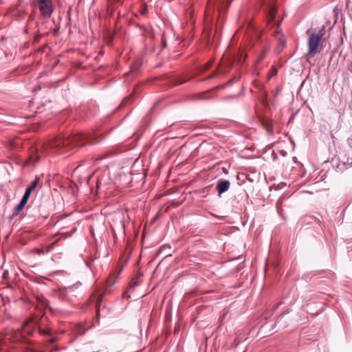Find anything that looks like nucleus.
Instances as JSON below:
<instances>
[{
  "label": "nucleus",
  "instance_id": "20e7f679",
  "mask_svg": "<svg viewBox=\"0 0 352 352\" xmlns=\"http://www.w3.org/2000/svg\"><path fill=\"white\" fill-rule=\"evenodd\" d=\"M77 287L72 285L68 287L60 289L58 293L59 298L65 300L72 301V298L76 296V290Z\"/></svg>",
  "mask_w": 352,
  "mask_h": 352
},
{
  "label": "nucleus",
  "instance_id": "412c9836",
  "mask_svg": "<svg viewBox=\"0 0 352 352\" xmlns=\"http://www.w3.org/2000/svg\"><path fill=\"white\" fill-rule=\"evenodd\" d=\"M266 129H267V131H268V133H272V131L271 130V129H270V127H268V126H267V127L266 128Z\"/></svg>",
  "mask_w": 352,
  "mask_h": 352
},
{
  "label": "nucleus",
  "instance_id": "ddd939ff",
  "mask_svg": "<svg viewBox=\"0 0 352 352\" xmlns=\"http://www.w3.org/2000/svg\"><path fill=\"white\" fill-rule=\"evenodd\" d=\"M31 192H32V191H31V190H30V189H28V188H26L25 192V193H24V195H23V197H27V198H28V199H29V198H30V196Z\"/></svg>",
  "mask_w": 352,
  "mask_h": 352
},
{
  "label": "nucleus",
  "instance_id": "6e6552de",
  "mask_svg": "<svg viewBox=\"0 0 352 352\" xmlns=\"http://www.w3.org/2000/svg\"><path fill=\"white\" fill-rule=\"evenodd\" d=\"M25 205L23 204L19 203L14 208L13 216H17L19 214L21 211L24 208Z\"/></svg>",
  "mask_w": 352,
  "mask_h": 352
},
{
  "label": "nucleus",
  "instance_id": "39448f33",
  "mask_svg": "<svg viewBox=\"0 0 352 352\" xmlns=\"http://www.w3.org/2000/svg\"><path fill=\"white\" fill-rule=\"evenodd\" d=\"M230 187V182L228 180L219 179L217 184V190L219 196L226 192Z\"/></svg>",
  "mask_w": 352,
  "mask_h": 352
},
{
  "label": "nucleus",
  "instance_id": "4be33fe9",
  "mask_svg": "<svg viewBox=\"0 0 352 352\" xmlns=\"http://www.w3.org/2000/svg\"><path fill=\"white\" fill-rule=\"evenodd\" d=\"M232 0H230L228 2V5L232 2Z\"/></svg>",
  "mask_w": 352,
  "mask_h": 352
},
{
  "label": "nucleus",
  "instance_id": "4468645a",
  "mask_svg": "<svg viewBox=\"0 0 352 352\" xmlns=\"http://www.w3.org/2000/svg\"><path fill=\"white\" fill-rule=\"evenodd\" d=\"M28 199H29L28 198L25 197H23H23H22V199H21V200L20 203H21V204H23V205H25H25H26V204H27V202H28Z\"/></svg>",
  "mask_w": 352,
  "mask_h": 352
},
{
  "label": "nucleus",
  "instance_id": "7ed1b4c3",
  "mask_svg": "<svg viewBox=\"0 0 352 352\" xmlns=\"http://www.w3.org/2000/svg\"><path fill=\"white\" fill-rule=\"evenodd\" d=\"M41 15L46 19L51 17L53 12L52 0H36Z\"/></svg>",
  "mask_w": 352,
  "mask_h": 352
},
{
  "label": "nucleus",
  "instance_id": "aec40b11",
  "mask_svg": "<svg viewBox=\"0 0 352 352\" xmlns=\"http://www.w3.org/2000/svg\"><path fill=\"white\" fill-rule=\"evenodd\" d=\"M52 245H53V244H52L51 245H49L47 248V252H50L51 250V249L52 248Z\"/></svg>",
  "mask_w": 352,
  "mask_h": 352
},
{
  "label": "nucleus",
  "instance_id": "1a4fd4ad",
  "mask_svg": "<svg viewBox=\"0 0 352 352\" xmlns=\"http://www.w3.org/2000/svg\"><path fill=\"white\" fill-rule=\"evenodd\" d=\"M39 182V179L38 177H36L34 180H33L31 183V184L27 188L28 189H30L32 192L35 188L38 186Z\"/></svg>",
  "mask_w": 352,
  "mask_h": 352
},
{
  "label": "nucleus",
  "instance_id": "a211bd4d",
  "mask_svg": "<svg viewBox=\"0 0 352 352\" xmlns=\"http://www.w3.org/2000/svg\"><path fill=\"white\" fill-rule=\"evenodd\" d=\"M348 142L350 145V146L352 148V135L348 139Z\"/></svg>",
  "mask_w": 352,
  "mask_h": 352
},
{
  "label": "nucleus",
  "instance_id": "2eb2a0df",
  "mask_svg": "<svg viewBox=\"0 0 352 352\" xmlns=\"http://www.w3.org/2000/svg\"><path fill=\"white\" fill-rule=\"evenodd\" d=\"M35 252L38 254H44V250H41V249H36L35 250Z\"/></svg>",
  "mask_w": 352,
  "mask_h": 352
},
{
  "label": "nucleus",
  "instance_id": "f257e3e1",
  "mask_svg": "<svg viewBox=\"0 0 352 352\" xmlns=\"http://www.w3.org/2000/svg\"><path fill=\"white\" fill-rule=\"evenodd\" d=\"M91 142L89 140V137L84 133H76L71 137L67 138L58 137L56 138L49 143V146L52 148H56L60 151L61 153H65V150L70 144H73L74 146H80L87 143Z\"/></svg>",
  "mask_w": 352,
  "mask_h": 352
},
{
  "label": "nucleus",
  "instance_id": "f8f14e48",
  "mask_svg": "<svg viewBox=\"0 0 352 352\" xmlns=\"http://www.w3.org/2000/svg\"><path fill=\"white\" fill-rule=\"evenodd\" d=\"M140 276H141V275H138V276H136V277H135L132 279L131 283L133 284V286H137L139 284V282H140L139 279L140 278Z\"/></svg>",
  "mask_w": 352,
  "mask_h": 352
},
{
  "label": "nucleus",
  "instance_id": "f03ea898",
  "mask_svg": "<svg viewBox=\"0 0 352 352\" xmlns=\"http://www.w3.org/2000/svg\"><path fill=\"white\" fill-rule=\"evenodd\" d=\"M324 34V28L316 33H311L308 38V52L306 54L308 57H314L317 53L319 52V47L321 43V40Z\"/></svg>",
  "mask_w": 352,
  "mask_h": 352
},
{
  "label": "nucleus",
  "instance_id": "6ab92c4d",
  "mask_svg": "<svg viewBox=\"0 0 352 352\" xmlns=\"http://www.w3.org/2000/svg\"><path fill=\"white\" fill-rule=\"evenodd\" d=\"M43 305H44L45 306H46V307H47V306H48V303H49V302H48L47 300H45H45H43Z\"/></svg>",
  "mask_w": 352,
  "mask_h": 352
},
{
  "label": "nucleus",
  "instance_id": "9b49d317",
  "mask_svg": "<svg viewBox=\"0 0 352 352\" xmlns=\"http://www.w3.org/2000/svg\"><path fill=\"white\" fill-rule=\"evenodd\" d=\"M104 184H105V182H104V181L102 177L100 178V179L99 178L97 179L96 187L98 188H100L102 187L104 185Z\"/></svg>",
  "mask_w": 352,
  "mask_h": 352
},
{
  "label": "nucleus",
  "instance_id": "dca6fc26",
  "mask_svg": "<svg viewBox=\"0 0 352 352\" xmlns=\"http://www.w3.org/2000/svg\"><path fill=\"white\" fill-rule=\"evenodd\" d=\"M39 331H40L41 334H43V335H47L49 333L48 330H45V329H40Z\"/></svg>",
  "mask_w": 352,
  "mask_h": 352
},
{
  "label": "nucleus",
  "instance_id": "5701e85b",
  "mask_svg": "<svg viewBox=\"0 0 352 352\" xmlns=\"http://www.w3.org/2000/svg\"><path fill=\"white\" fill-rule=\"evenodd\" d=\"M115 1H117V2H120V0H115Z\"/></svg>",
  "mask_w": 352,
  "mask_h": 352
},
{
  "label": "nucleus",
  "instance_id": "f3484780",
  "mask_svg": "<svg viewBox=\"0 0 352 352\" xmlns=\"http://www.w3.org/2000/svg\"><path fill=\"white\" fill-rule=\"evenodd\" d=\"M186 80H177V81L175 82V84H176V85H180V84L184 83V82H186Z\"/></svg>",
  "mask_w": 352,
  "mask_h": 352
},
{
  "label": "nucleus",
  "instance_id": "423d86ee",
  "mask_svg": "<svg viewBox=\"0 0 352 352\" xmlns=\"http://www.w3.org/2000/svg\"><path fill=\"white\" fill-rule=\"evenodd\" d=\"M274 37L278 41L279 45L283 47L285 45L286 38L280 31L277 30L274 32Z\"/></svg>",
  "mask_w": 352,
  "mask_h": 352
},
{
  "label": "nucleus",
  "instance_id": "9d476101",
  "mask_svg": "<svg viewBox=\"0 0 352 352\" xmlns=\"http://www.w3.org/2000/svg\"><path fill=\"white\" fill-rule=\"evenodd\" d=\"M86 331L87 330L81 324H79L76 327V332L79 335H82L85 333Z\"/></svg>",
  "mask_w": 352,
  "mask_h": 352
},
{
  "label": "nucleus",
  "instance_id": "0eeeda50",
  "mask_svg": "<svg viewBox=\"0 0 352 352\" xmlns=\"http://www.w3.org/2000/svg\"><path fill=\"white\" fill-rule=\"evenodd\" d=\"M31 322H32V321L30 320V321H27L26 322H25L23 324V332L24 333H27L28 335H31L34 329L29 328V325L30 324Z\"/></svg>",
  "mask_w": 352,
  "mask_h": 352
}]
</instances>
